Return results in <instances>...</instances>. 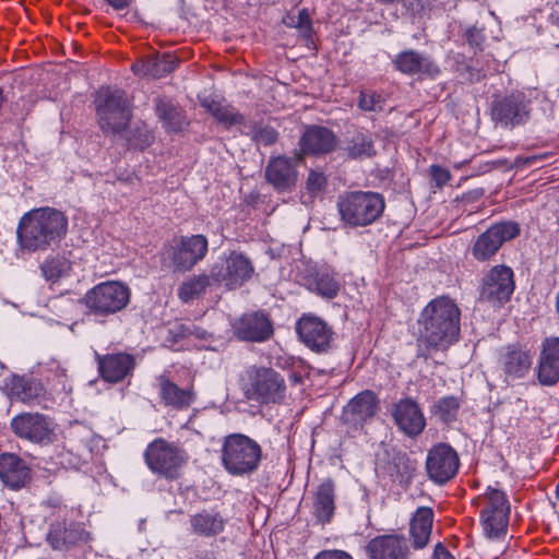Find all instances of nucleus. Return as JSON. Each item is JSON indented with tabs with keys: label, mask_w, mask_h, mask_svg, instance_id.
<instances>
[{
	"label": "nucleus",
	"mask_w": 559,
	"mask_h": 559,
	"mask_svg": "<svg viewBox=\"0 0 559 559\" xmlns=\"http://www.w3.org/2000/svg\"><path fill=\"white\" fill-rule=\"evenodd\" d=\"M537 377L544 385H554L559 381V337H547L543 342Z\"/></svg>",
	"instance_id": "obj_27"
},
{
	"label": "nucleus",
	"mask_w": 559,
	"mask_h": 559,
	"mask_svg": "<svg viewBox=\"0 0 559 559\" xmlns=\"http://www.w3.org/2000/svg\"><path fill=\"white\" fill-rule=\"evenodd\" d=\"M538 159H542V156H537V155H532V156H527L524 160L525 164H533L535 163L536 160Z\"/></svg>",
	"instance_id": "obj_54"
},
{
	"label": "nucleus",
	"mask_w": 559,
	"mask_h": 559,
	"mask_svg": "<svg viewBox=\"0 0 559 559\" xmlns=\"http://www.w3.org/2000/svg\"><path fill=\"white\" fill-rule=\"evenodd\" d=\"M432 559H455L451 552L443 546V544L438 543L435 546Z\"/></svg>",
	"instance_id": "obj_52"
},
{
	"label": "nucleus",
	"mask_w": 559,
	"mask_h": 559,
	"mask_svg": "<svg viewBox=\"0 0 559 559\" xmlns=\"http://www.w3.org/2000/svg\"><path fill=\"white\" fill-rule=\"evenodd\" d=\"M159 394L163 403L176 408L188 407L193 401V392L190 389H181L171 382L166 376L157 378Z\"/></svg>",
	"instance_id": "obj_34"
},
{
	"label": "nucleus",
	"mask_w": 559,
	"mask_h": 559,
	"mask_svg": "<svg viewBox=\"0 0 559 559\" xmlns=\"http://www.w3.org/2000/svg\"><path fill=\"white\" fill-rule=\"evenodd\" d=\"M344 151L353 159L369 158L376 154L372 136L364 130H358L346 139Z\"/></svg>",
	"instance_id": "obj_35"
},
{
	"label": "nucleus",
	"mask_w": 559,
	"mask_h": 559,
	"mask_svg": "<svg viewBox=\"0 0 559 559\" xmlns=\"http://www.w3.org/2000/svg\"><path fill=\"white\" fill-rule=\"evenodd\" d=\"M429 174L435 187L439 189L445 186L451 179L450 171L439 165H431L429 168Z\"/></svg>",
	"instance_id": "obj_48"
},
{
	"label": "nucleus",
	"mask_w": 559,
	"mask_h": 559,
	"mask_svg": "<svg viewBox=\"0 0 559 559\" xmlns=\"http://www.w3.org/2000/svg\"><path fill=\"white\" fill-rule=\"evenodd\" d=\"M313 559H354L348 552L340 549H326L318 552Z\"/></svg>",
	"instance_id": "obj_49"
},
{
	"label": "nucleus",
	"mask_w": 559,
	"mask_h": 559,
	"mask_svg": "<svg viewBox=\"0 0 559 559\" xmlns=\"http://www.w3.org/2000/svg\"><path fill=\"white\" fill-rule=\"evenodd\" d=\"M203 105L218 122L224 123L227 127L241 123L243 121V117L231 107L223 106L216 102H211L209 104L203 103Z\"/></svg>",
	"instance_id": "obj_41"
},
{
	"label": "nucleus",
	"mask_w": 559,
	"mask_h": 559,
	"mask_svg": "<svg viewBox=\"0 0 559 559\" xmlns=\"http://www.w3.org/2000/svg\"><path fill=\"white\" fill-rule=\"evenodd\" d=\"M253 139L258 144L269 146L278 140V132L269 126L259 127L254 131Z\"/></svg>",
	"instance_id": "obj_47"
},
{
	"label": "nucleus",
	"mask_w": 559,
	"mask_h": 559,
	"mask_svg": "<svg viewBox=\"0 0 559 559\" xmlns=\"http://www.w3.org/2000/svg\"><path fill=\"white\" fill-rule=\"evenodd\" d=\"M68 230V218L53 207H39L25 213L19 222L16 237L27 252L45 251L61 241Z\"/></svg>",
	"instance_id": "obj_2"
},
{
	"label": "nucleus",
	"mask_w": 559,
	"mask_h": 559,
	"mask_svg": "<svg viewBox=\"0 0 559 559\" xmlns=\"http://www.w3.org/2000/svg\"><path fill=\"white\" fill-rule=\"evenodd\" d=\"M235 335L241 341L264 342L273 335L270 319L263 312L242 314L233 325Z\"/></svg>",
	"instance_id": "obj_24"
},
{
	"label": "nucleus",
	"mask_w": 559,
	"mask_h": 559,
	"mask_svg": "<svg viewBox=\"0 0 559 559\" xmlns=\"http://www.w3.org/2000/svg\"><path fill=\"white\" fill-rule=\"evenodd\" d=\"M460 407V399L449 395L436 401L431 406L430 413L442 424L450 425L456 420Z\"/></svg>",
	"instance_id": "obj_38"
},
{
	"label": "nucleus",
	"mask_w": 559,
	"mask_h": 559,
	"mask_svg": "<svg viewBox=\"0 0 559 559\" xmlns=\"http://www.w3.org/2000/svg\"><path fill=\"white\" fill-rule=\"evenodd\" d=\"M316 292L325 298H334L340 290L338 280L329 272H321L314 281Z\"/></svg>",
	"instance_id": "obj_42"
},
{
	"label": "nucleus",
	"mask_w": 559,
	"mask_h": 559,
	"mask_svg": "<svg viewBox=\"0 0 559 559\" xmlns=\"http://www.w3.org/2000/svg\"><path fill=\"white\" fill-rule=\"evenodd\" d=\"M370 559H408L411 549L402 534H384L371 538L366 545Z\"/></svg>",
	"instance_id": "obj_19"
},
{
	"label": "nucleus",
	"mask_w": 559,
	"mask_h": 559,
	"mask_svg": "<svg viewBox=\"0 0 559 559\" xmlns=\"http://www.w3.org/2000/svg\"><path fill=\"white\" fill-rule=\"evenodd\" d=\"M241 389L249 401L260 404H278L285 399L286 384L273 368L250 366L241 378Z\"/></svg>",
	"instance_id": "obj_5"
},
{
	"label": "nucleus",
	"mask_w": 559,
	"mask_h": 559,
	"mask_svg": "<svg viewBox=\"0 0 559 559\" xmlns=\"http://www.w3.org/2000/svg\"><path fill=\"white\" fill-rule=\"evenodd\" d=\"M335 512V483L328 478L322 481L314 493L313 515L321 524L332 521Z\"/></svg>",
	"instance_id": "obj_31"
},
{
	"label": "nucleus",
	"mask_w": 559,
	"mask_h": 559,
	"mask_svg": "<svg viewBox=\"0 0 559 559\" xmlns=\"http://www.w3.org/2000/svg\"><path fill=\"white\" fill-rule=\"evenodd\" d=\"M91 534L80 524L53 523L46 536L48 545L57 551H68L91 540Z\"/></svg>",
	"instance_id": "obj_22"
},
{
	"label": "nucleus",
	"mask_w": 559,
	"mask_h": 559,
	"mask_svg": "<svg viewBox=\"0 0 559 559\" xmlns=\"http://www.w3.org/2000/svg\"><path fill=\"white\" fill-rule=\"evenodd\" d=\"M71 270L70 262L63 257H49L40 265L43 276L49 282H57L59 278L67 276Z\"/></svg>",
	"instance_id": "obj_40"
},
{
	"label": "nucleus",
	"mask_w": 559,
	"mask_h": 559,
	"mask_svg": "<svg viewBox=\"0 0 559 559\" xmlns=\"http://www.w3.org/2000/svg\"><path fill=\"white\" fill-rule=\"evenodd\" d=\"M155 110L167 132H179L186 124L181 110L169 100L156 98Z\"/></svg>",
	"instance_id": "obj_36"
},
{
	"label": "nucleus",
	"mask_w": 559,
	"mask_h": 559,
	"mask_svg": "<svg viewBox=\"0 0 559 559\" xmlns=\"http://www.w3.org/2000/svg\"><path fill=\"white\" fill-rule=\"evenodd\" d=\"M519 234L520 228L516 223L496 224L477 238L472 253L476 260L486 261L499 250L503 242L515 238Z\"/></svg>",
	"instance_id": "obj_16"
},
{
	"label": "nucleus",
	"mask_w": 559,
	"mask_h": 559,
	"mask_svg": "<svg viewBox=\"0 0 559 559\" xmlns=\"http://www.w3.org/2000/svg\"><path fill=\"white\" fill-rule=\"evenodd\" d=\"M391 414L395 425L407 437L419 436L426 427V418L419 405L409 397L396 402Z\"/></svg>",
	"instance_id": "obj_20"
},
{
	"label": "nucleus",
	"mask_w": 559,
	"mask_h": 559,
	"mask_svg": "<svg viewBox=\"0 0 559 559\" xmlns=\"http://www.w3.org/2000/svg\"><path fill=\"white\" fill-rule=\"evenodd\" d=\"M144 459L148 468L167 479H176L179 477V471L186 463V452L166 441L157 438L151 442L145 452Z\"/></svg>",
	"instance_id": "obj_8"
},
{
	"label": "nucleus",
	"mask_w": 559,
	"mask_h": 559,
	"mask_svg": "<svg viewBox=\"0 0 559 559\" xmlns=\"http://www.w3.org/2000/svg\"><path fill=\"white\" fill-rule=\"evenodd\" d=\"M379 409L377 395L365 390L353 397L343 409L342 420L355 428L361 427L365 423L374 417Z\"/></svg>",
	"instance_id": "obj_23"
},
{
	"label": "nucleus",
	"mask_w": 559,
	"mask_h": 559,
	"mask_svg": "<svg viewBox=\"0 0 559 559\" xmlns=\"http://www.w3.org/2000/svg\"><path fill=\"white\" fill-rule=\"evenodd\" d=\"M115 10H124L130 5V0H105Z\"/></svg>",
	"instance_id": "obj_53"
},
{
	"label": "nucleus",
	"mask_w": 559,
	"mask_h": 559,
	"mask_svg": "<svg viewBox=\"0 0 559 559\" xmlns=\"http://www.w3.org/2000/svg\"><path fill=\"white\" fill-rule=\"evenodd\" d=\"M393 63L396 70L407 75L435 76L439 73L438 66L429 56L412 49L400 52Z\"/></svg>",
	"instance_id": "obj_28"
},
{
	"label": "nucleus",
	"mask_w": 559,
	"mask_h": 559,
	"mask_svg": "<svg viewBox=\"0 0 559 559\" xmlns=\"http://www.w3.org/2000/svg\"><path fill=\"white\" fill-rule=\"evenodd\" d=\"M328 185V179L322 171L311 169L306 180L307 193L313 198L321 193Z\"/></svg>",
	"instance_id": "obj_46"
},
{
	"label": "nucleus",
	"mask_w": 559,
	"mask_h": 559,
	"mask_svg": "<svg viewBox=\"0 0 559 559\" xmlns=\"http://www.w3.org/2000/svg\"><path fill=\"white\" fill-rule=\"evenodd\" d=\"M132 71L139 76H151V69L148 68V58L138 60L132 64Z\"/></svg>",
	"instance_id": "obj_51"
},
{
	"label": "nucleus",
	"mask_w": 559,
	"mask_h": 559,
	"mask_svg": "<svg viewBox=\"0 0 559 559\" xmlns=\"http://www.w3.org/2000/svg\"><path fill=\"white\" fill-rule=\"evenodd\" d=\"M95 104L98 123L105 133L117 134L126 130L132 112L124 91L102 87L96 94Z\"/></svg>",
	"instance_id": "obj_6"
},
{
	"label": "nucleus",
	"mask_w": 559,
	"mask_h": 559,
	"mask_svg": "<svg viewBox=\"0 0 559 559\" xmlns=\"http://www.w3.org/2000/svg\"><path fill=\"white\" fill-rule=\"evenodd\" d=\"M461 311L453 299L440 296L421 310L418 342L428 349L444 350L460 336Z\"/></svg>",
	"instance_id": "obj_1"
},
{
	"label": "nucleus",
	"mask_w": 559,
	"mask_h": 559,
	"mask_svg": "<svg viewBox=\"0 0 559 559\" xmlns=\"http://www.w3.org/2000/svg\"><path fill=\"white\" fill-rule=\"evenodd\" d=\"M253 273L250 260L239 252H231L223 263H216L211 269L212 281L223 283L228 288H235L248 281Z\"/></svg>",
	"instance_id": "obj_17"
},
{
	"label": "nucleus",
	"mask_w": 559,
	"mask_h": 559,
	"mask_svg": "<svg viewBox=\"0 0 559 559\" xmlns=\"http://www.w3.org/2000/svg\"><path fill=\"white\" fill-rule=\"evenodd\" d=\"M207 249L209 241L204 235L180 236L166 253L175 270L187 272L204 259Z\"/></svg>",
	"instance_id": "obj_12"
},
{
	"label": "nucleus",
	"mask_w": 559,
	"mask_h": 559,
	"mask_svg": "<svg viewBox=\"0 0 559 559\" xmlns=\"http://www.w3.org/2000/svg\"><path fill=\"white\" fill-rule=\"evenodd\" d=\"M97 370L100 378L108 383H120L133 376L135 357L124 352L100 355L95 353Z\"/></svg>",
	"instance_id": "obj_18"
},
{
	"label": "nucleus",
	"mask_w": 559,
	"mask_h": 559,
	"mask_svg": "<svg viewBox=\"0 0 559 559\" xmlns=\"http://www.w3.org/2000/svg\"><path fill=\"white\" fill-rule=\"evenodd\" d=\"M29 469L15 454L0 455V478L10 488L16 489L24 485L28 478Z\"/></svg>",
	"instance_id": "obj_33"
},
{
	"label": "nucleus",
	"mask_w": 559,
	"mask_h": 559,
	"mask_svg": "<svg viewBox=\"0 0 559 559\" xmlns=\"http://www.w3.org/2000/svg\"><path fill=\"white\" fill-rule=\"evenodd\" d=\"M556 497H557V499H559V484L556 487Z\"/></svg>",
	"instance_id": "obj_56"
},
{
	"label": "nucleus",
	"mask_w": 559,
	"mask_h": 559,
	"mask_svg": "<svg viewBox=\"0 0 559 559\" xmlns=\"http://www.w3.org/2000/svg\"><path fill=\"white\" fill-rule=\"evenodd\" d=\"M41 384L26 377L14 376L11 381V392L19 401L23 403H32L43 394Z\"/></svg>",
	"instance_id": "obj_37"
},
{
	"label": "nucleus",
	"mask_w": 559,
	"mask_h": 559,
	"mask_svg": "<svg viewBox=\"0 0 559 559\" xmlns=\"http://www.w3.org/2000/svg\"><path fill=\"white\" fill-rule=\"evenodd\" d=\"M426 349L428 350V352H427V354H423V356H424L425 358H427V356H428V355H430V350H431V349H428L427 347H426Z\"/></svg>",
	"instance_id": "obj_57"
},
{
	"label": "nucleus",
	"mask_w": 559,
	"mask_h": 559,
	"mask_svg": "<svg viewBox=\"0 0 559 559\" xmlns=\"http://www.w3.org/2000/svg\"><path fill=\"white\" fill-rule=\"evenodd\" d=\"M300 341L312 352L328 353L334 342L333 329L321 318L304 314L296 324Z\"/></svg>",
	"instance_id": "obj_15"
},
{
	"label": "nucleus",
	"mask_w": 559,
	"mask_h": 559,
	"mask_svg": "<svg viewBox=\"0 0 559 559\" xmlns=\"http://www.w3.org/2000/svg\"><path fill=\"white\" fill-rule=\"evenodd\" d=\"M211 274H200L189 277L179 286L178 297L183 302L191 301L205 292L211 284Z\"/></svg>",
	"instance_id": "obj_39"
},
{
	"label": "nucleus",
	"mask_w": 559,
	"mask_h": 559,
	"mask_svg": "<svg viewBox=\"0 0 559 559\" xmlns=\"http://www.w3.org/2000/svg\"><path fill=\"white\" fill-rule=\"evenodd\" d=\"M426 349L428 350V352H427V354H423V356H424L425 358H427V356H428V355H430V350H431V349H428L427 347H426Z\"/></svg>",
	"instance_id": "obj_58"
},
{
	"label": "nucleus",
	"mask_w": 559,
	"mask_h": 559,
	"mask_svg": "<svg viewBox=\"0 0 559 559\" xmlns=\"http://www.w3.org/2000/svg\"><path fill=\"white\" fill-rule=\"evenodd\" d=\"M143 144H148V135H145L144 140L142 141Z\"/></svg>",
	"instance_id": "obj_55"
},
{
	"label": "nucleus",
	"mask_w": 559,
	"mask_h": 559,
	"mask_svg": "<svg viewBox=\"0 0 559 559\" xmlns=\"http://www.w3.org/2000/svg\"><path fill=\"white\" fill-rule=\"evenodd\" d=\"M500 362L506 376V380H515L524 378L532 367V355L528 350L515 346H508L501 353Z\"/></svg>",
	"instance_id": "obj_29"
},
{
	"label": "nucleus",
	"mask_w": 559,
	"mask_h": 559,
	"mask_svg": "<svg viewBox=\"0 0 559 559\" xmlns=\"http://www.w3.org/2000/svg\"><path fill=\"white\" fill-rule=\"evenodd\" d=\"M425 467L431 481L444 485L457 474L460 457L450 444L440 442L428 450Z\"/></svg>",
	"instance_id": "obj_13"
},
{
	"label": "nucleus",
	"mask_w": 559,
	"mask_h": 559,
	"mask_svg": "<svg viewBox=\"0 0 559 559\" xmlns=\"http://www.w3.org/2000/svg\"><path fill=\"white\" fill-rule=\"evenodd\" d=\"M514 287L512 269L506 265H496L481 278L479 300L492 307H501L510 300Z\"/></svg>",
	"instance_id": "obj_10"
},
{
	"label": "nucleus",
	"mask_w": 559,
	"mask_h": 559,
	"mask_svg": "<svg viewBox=\"0 0 559 559\" xmlns=\"http://www.w3.org/2000/svg\"><path fill=\"white\" fill-rule=\"evenodd\" d=\"M466 38L471 46L477 47V48L481 46V44L485 39L481 29H479L475 26L467 29Z\"/></svg>",
	"instance_id": "obj_50"
},
{
	"label": "nucleus",
	"mask_w": 559,
	"mask_h": 559,
	"mask_svg": "<svg viewBox=\"0 0 559 559\" xmlns=\"http://www.w3.org/2000/svg\"><path fill=\"white\" fill-rule=\"evenodd\" d=\"M491 120L506 129L524 124L531 117V100L522 92L496 97L490 104Z\"/></svg>",
	"instance_id": "obj_9"
},
{
	"label": "nucleus",
	"mask_w": 559,
	"mask_h": 559,
	"mask_svg": "<svg viewBox=\"0 0 559 559\" xmlns=\"http://www.w3.org/2000/svg\"><path fill=\"white\" fill-rule=\"evenodd\" d=\"M487 507L480 512L484 532L489 538H500L506 535L510 504L503 491L489 487L486 492Z\"/></svg>",
	"instance_id": "obj_11"
},
{
	"label": "nucleus",
	"mask_w": 559,
	"mask_h": 559,
	"mask_svg": "<svg viewBox=\"0 0 559 559\" xmlns=\"http://www.w3.org/2000/svg\"><path fill=\"white\" fill-rule=\"evenodd\" d=\"M265 180L278 192H289L296 186V162L286 156L271 157L265 167Z\"/></svg>",
	"instance_id": "obj_21"
},
{
	"label": "nucleus",
	"mask_w": 559,
	"mask_h": 559,
	"mask_svg": "<svg viewBox=\"0 0 559 559\" xmlns=\"http://www.w3.org/2000/svg\"><path fill=\"white\" fill-rule=\"evenodd\" d=\"M176 60L170 55H164L160 58H148V68L152 78H162L176 68Z\"/></svg>",
	"instance_id": "obj_43"
},
{
	"label": "nucleus",
	"mask_w": 559,
	"mask_h": 559,
	"mask_svg": "<svg viewBox=\"0 0 559 559\" xmlns=\"http://www.w3.org/2000/svg\"><path fill=\"white\" fill-rule=\"evenodd\" d=\"M378 468L400 484H407L412 480L416 469L417 462L412 460L406 452L385 451V459L378 460Z\"/></svg>",
	"instance_id": "obj_25"
},
{
	"label": "nucleus",
	"mask_w": 559,
	"mask_h": 559,
	"mask_svg": "<svg viewBox=\"0 0 559 559\" xmlns=\"http://www.w3.org/2000/svg\"><path fill=\"white\" fill-rule=\"evenodd\" d=\"M384 98L372 91H362L359 95L358 106L365 111H381L384 108Z\"/></svg>",
	"instance_id": "obj_44"
},
{
	"label": "nucleus",
	"mask_w": 559,
	"mask_h": 559,
	"mask_svg": "<svg viewBox=\"0 0 559 559\" xmlns=\"http://www.w3.org/2000/svg\"><path fill=\"white\" fill-rule=\"evenodd\" d=\"M433 524V511L428 507L416 510L409 523V535L414 549H423L428 545Z\"/></svg>",
	"instance_id": "obj_32"
},
{
	"label": "nucleus",
	"mask_w": 559,
	"mask_h": 559,
	"mask_svg": "<svg viewBox=\"0 0 559 559\" xmlns=\"http://www.w3.org/2000/svg\"><path fill=\"white\" fill-rule=\"evenodd\" d=\"M191 531L201 537H215L224 532L226 519L214 510H202L190 515Z\"/></svg>",
	"instance_id": "obj_30"
},
{
	"label": "nucleus",
	"mask_w": 559,
	"mask_h": 559,
	"mask_svg": "<svg viewBox=\"0 0 559 559\" xmlns=\"http://www.w3.org/2000/svg\"><path fill=\"white\" fill-rule=\"evenodd\" d=\"M129 300V287L114 281L96 285L83 297L88 313L97 317H107L121 311L127 307Z\"/></svg>",
	"instance_id": "obj_7"
},
{
	"label": "nucleus",
	"mask_w": 559,
	"mask_h": 559,
	"mask_svg": "<svg viewBox=\"0 0 559 559\" xmlns=\"http://www.w3.org/2000/svg\"><path fill=\"white\" fill-rule=\"evenodd\" d=\"M14 435L33 443L47 444L53 439L51 419L40 413H21L11 419Z\"/></svg>",
	"instance_id": "obj_14"
},
{
	"label": "nucleus",
	"mask_w": 559,
	"mask_h": 559,
	"mask_svg": "<svg viewBox=\"0 0 559 559\" xmlns=\"http://www.w3.org/2000/svg\"><path fill=\"white\" fill-rule=\"evenodd\" d=\"M337 138L334 132L325 127H307L299 140L300 150L305 154L325 155L335 150Z\"/></svg>",
	"instance_id": "obj_26"
},
{
	"label": "nucleus",
	"mask_w": 559,
	"mask_h": 559,
	"mask_svg": "<svg viewBox=\"0 0 559 559\" xmlns=\"http://www.w3.org/2000/svg\"><path fill=\"white\" fill-rule=\"evenodd\" d=\"M288 21H284L287 25L294 26L299 29L300 34L305 38H309L312 33V23L307 9H302L299 11L298 15L288 16Z\"/></svg>",
	"instance_id": "obj_45"
},
{
	"label": "nucleus",
	"mask_w": 559,
	"mask_h": 559,
	"mask_svg": "<svg viewBox=\"0 0 559 559\" xmlns=\"http://www.w3.org/2000/svg\"><path fill=\"white\" fill-rule=\"evenodd\" d=\"M221 459L230 475H250L259 468L262 449L255 440L243 433H230L223 440Z\"/></svg>",
	"instance_id": "obj_4"
},
{
	"label": "nucleus",
	"mask_w": 559,
	"mask_h": 559,
	"mask_svg": "<svg viewBox=\"0 0 559 559\" xmlns=\"http://www.w3.org/2000/svg\"><path fill=\"white\" fill-rule=\"evenodd\" d=\"M385 201L381 193L373 191H346L337 198V211L344 226L367 227L383 214Z\"/></svg>",
	"instance_id": "obj_3"
}]
</instances>
